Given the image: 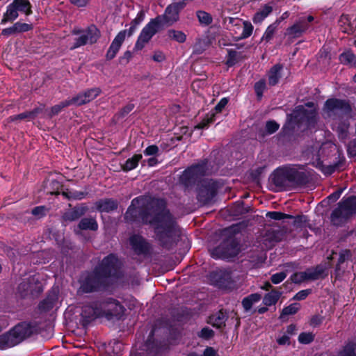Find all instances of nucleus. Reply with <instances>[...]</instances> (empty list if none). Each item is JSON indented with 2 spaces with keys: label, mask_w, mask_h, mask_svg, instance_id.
<instances>
[{
  "label": "nucleus",
  "mask_w": 356,
  "mask_h": 356,
  "mask_svg": "<svg viewBox=\"0 0 356 356\" xmlns=\"http://www.w3.org/2000/svg\"><path fill=\"white\" fill-rule=\"evenodd\" d=\"M314 340V335L310 332H302L298 337V341L301 343L307 344Z\"/></svg>",
  "instance_id": "nucleus-51"
},
{
  "label": "nucleus",
  "mask_w": 356,
  "mask_h": 356,
  "mask_svg": "<svg viewBox=\"0 0 356 356\" xmlns=\"http://www.w3.org/2000/svg\"><path fill=\"white\" fill-rule=\"evenodd\" d=\"M95 207L99 212L109 213L117 209L118 202L113 199H102L95 202Z\"/></svg>",
  "instance_id": "nucleus-19"
},
{
  "label": "nucleus",
  "mask_w": 356,
  "mask_h": 356,
  "mask_svg": "<svg viewBox=\"0 0 356 356\" xmlns=\"http://www.w3.org/2000/svg\"><path fill=\"white\" fill-rule=\"evenodd\" d=\"M280 22V19L276 20L273 24L269 25L264 34L263 35L262 40L269 42L273 37L277 29L278 24Z\"/></svg>",
  "instance_id": "nucleus-36"
},
{
  "label": "nucleus",
  "mask_w": 356,
  "mask_h": 356,
  "mask_svg": "<svg viewBox=\"0 0 356 356\" xmlns=\"http://www.w3.org/2000/svg\"><path fill=\"white\" fill-rule=\"evenodd\" d=\"M238 250L232 243H224L214 249L211 255L214 258L228 259L237 254Z\"/></svg>",
  "instance_id": "nucleus-14"
},
{
  "label": "nucleus",
  "mask_w": 356,
  "mask_h": 356,
  "mask_svg": "<svg viewBox=\"0 0 356 356\" xmlns=\"http://www.w3.org/2000/svg\"><path fill=\"white\" fill-rule=\"evenodd\" d=\"M300 309V305L298 303H293L282 309L281 316L292 315L296 314Z\"/></svg>",
  "instance_id": "nucleus-46"
},
{
  "label": "nucleus",
  "mask_w": 356,
  "mask_h": 356,
  "mask_svg": "<svg viewBox=\"0 0 356 356\" xmlns=\"http://www.w3.org/2000/svg\"><path fill=\"white\" fill-rule=\"evenodd\" d=\"M183 9V4L175 1L165 8L163 15L155 18L160 24L172 25L179 20V13Z\"/></svg>",
  "instance_id": "nucleus-10"
},
{
  "label": "nucleus",
  "mask_w": 356,
  "mask_h": 356,
  "mask_svg": "<svg viewBox=\"0 0 356 356\" xmlns=\"http://www.w3.org/2000/svg\"><path fill=\"white\" fill-rule=\"evenodd\" d=\"M159 152V148L156 145H150L147 147L144 152L145 155H154Z\"/></svg>",
  "instance_id": "nucleus-61"
},
{
  "label": "nucleus",
  "mask_w": 356,
  "mask_h": 356,
  "mask_svg": "<svg viewBox=\"0 0 356 356\" xmlns=\"http://www.w3.org/2000/svg\"><path fill=\"white\" fill-rule=\"evenodd\" d=\"M305 272L307 280H316L325 276V268L321 266L307 269Z\"/></svg>",
  "instance_id": "nucleus-28"
},
{
  "label": "nucleus",
  "mask_w": 356,
  "mask_h": 356,
  "mask_svg": "<svg viewBox=\"0 0 356 356\" xmlns=\"http://www.w3.org/2000/svg\"><path fill=\"white\" fill-rule=\"evenodd\" d=\"M70 106L75 105V106H81L85 104V98L83 96V93L81 92L76 95V96L72 97L70 99H67Z\"/></svg>",
  "instance_id": "nucleus-47"
},
{
  "label": "nucleus",
  "mask_w": 356,
  "mask_h": 356,
  "mask_svg": "<svg viewBox=\"0 0 356 356\" xmlns=\"http://www.w3.org/2000/svg\"><path fill=\"white\" fill-rule=\"evenodd\" d=\"M356 213V196L343 198L332 212L330 219L333 225L339 226L347 222Z\"/></svg>",
  "instance_id": "nucleus-2"
},
{
  "label": "nucleus",
  "mask_w": 356,
  "mask_h": 356,
  "mask_svg": "<svg viewBox=\"0 0 356 356\" xmlns=\"http://www.w3.org/2000/svg\"><path fill=\"white\" fill-rule=\"evenodd\" d=\"M129 241L132 248L138 254H143L148 250V244L140 236L134 235L130 237Z\"/></svg>",
  "instance_id": "nucleus-20"
},
{
  "label": "nucleus",
  "mask_w": 356,
  "mask_h": 356,
  "mask_svg": "<svg viewBox=\"0 0 356 356\" xmlns=\"http://www.w3.org/2000/svg\"><path fill=\"white\" fill-rule=\"evenodd\" d=\"M47 209L44 206H39L33 208L31 213L38 218H40L46 215Z\"/></svg>",
  "instance_id": "nucleus-53"
},
{
  "label": "nucleus",
  "mask_w": 356,
  "mask_h": 356,
  "mask_svg": "<svg viewBox=\"0 0 356 356\" xmlns=\"http://www.w3.org/2000/svg\"><path fill=\"white\" fill-rule=\"evenodd\" d=\"M325 110L327 113H336L341 111L342 113H348L351 111V108L344 100L330 99L326 101L325 104Z\"/></svg>",
  "instance_id": "nucleus-13"
},
{
  "label": "nucleus",
  "mask_w": 356,
  "mask_h": 356,
  "mask_svg": "<svg viewBox=\"0 0 356 356\" xmlns=\"http://www.w3.org/2000/svg\"><path fill=\"white\" fill-rule=\"evenodd\" d=\"M215 113H211V114H208L205 118L202 120L201 122H200L197 125L195 126V129H203L206 127L209 124L213 122L214 121Z\"/></svg>",
  "instance_id": "nucleus-48"
},
{
  "label": "nucleus",
  "mask_w": 356,
  "mask_h": 356,
  "mask_svg": "<svg viewBox=\"0 0 356 356\" xmlns=\"http://www.w3.org/2000/svg\"><path fill=\"white\" fill-rule=\"evenodd\" d=\"M350 256H351V253L349 250H343L340 252L339 257L338 259V263H337V265L336 267L337 276L339 275L340 264L343 263L345 261L349 259Z\"/></svg>",
  "instance_id": "nucleus-42"
},
{
  "label": "nucleus",
  "mask_w": 356,
  "mask_h": 356,
  "mask_svg": "<svg viewBox=\"0 0 356 356\" xmlns=\"http://www.w3.org/2000/svg\"><path fill=\"white\" fill-rule=\"evenodd\" d=\"M323 318L321 316H314L311 318L310 325L313 327L318 326L322 323Z\"/></svg>",
  "instance_id": "nucleus-60"
},
{
  "label": "nucleus",
  "mask_w": 356,
  "mask_h": 356,
  "mask_svg": "<svg viewBox=\"0 0 356 356\" xmlns=\"http://www.w3.org/2000/svg\"><path fill=\"white\" fill-rule=\"evenodd\" d=\"M168 35L171 40H175L179 43H183L186 40V35L181 31L170 29L168 31Z\"/></svg>",
  "instance_id": "nucleus-38"
},
{
  "label": "nucleus",
  "mask_w": 356,
  "mask_h": 356,
  "mask_svg": "<svg viewBox=\"0 0 356 356\" xmlns=\"http://www.w3.org/2000/svg\"><path fill=\"white\" fill-rule=\"evenodd\" d=\"M350 123L348 120H341L337 126V131L339 136L341 138H345L347 136Z\"/></svg>",
  "instance_id": "nucleus-39"
},
{
  "label": "nucleus",
  "mask_w": 356,
  "mask_h": 356,
  "mask_svg": "<svg viewBox=\"0 0 356 356\" xmlns=\"http://www.w3.org/2000/svg\"><path fill=\"white\" fill-rule=\"evenodd\" d=\"M33 25L31 23H25L20 21L15 22L13 26L2 30L1 35L10 36L33 30Z\"/></svg>",
  "instance_id": "nucleus-15"
},
{
  "label": "nucleus",
  "mask_w": 356,
  "mask_h": 356,
  "mask_svg": "<svg viewBox=\"0 0 356 356\" xmlns=\"http://www.w3.org/2000/svg\"><path fill=\"white\" fill-rule=\"evenodd\" d=\"M204 175V167L202 165L192 166L186 170L181 177L182 181L186 184L195 180L199 177Z\"/></svg>",
  "instance_id": "nucleus-17"
},
{
  "label": "nucleus",
  "mask_w": 356,
  "mask_h": 356,
  "mask_svg": "<svg viewBox=\"0 0 356 356\" xmlns=\"http://www.w3.org/2000/svg\"><path fill=\"white\" fill-rule=\"evenodd\" d=\"M142 159L141 154H135L133 157L128 159L125 163L122 165V169L124 171H129L134 169Z\"/></svg>",
  "instance_id": "nucleus-35"
},
{
  "label": "nucleus",
  "mask_w": 356,
  "mask_h": 356,
  "mask_svg": "<svg viewBox=\"0 0 356 356\" xmlns=\"http://www.w3.org/2000/svg\"><path fill=\"white\" fill-rule=\"evenodd\" d=\"M298 172L294 170H277L272 176V182L279 188L285 187L289 182L295 181Z\"/></svg>",
  "instance_id": "nucleus-11"
},
{
  "label": "nucleus",
  "mask_w": 356,
  "mask_h": 356,
  "mask_svg": "<svg viewBox=\"0 0 356 356\" xmlns=\"http://www.w3.org/2000/svg\"><path fill=\"white\" fill-rule=\"evenodd\" d=\"M126 36L127 30L121 31L118 33V35L113 40L111 44L110 45L106 54V58L107 60H112L115 58L117 53L119 51L123 42L124 41Z\"/></svg>",
  "instance_id": "nucleus-16"
},
{
  "label": "nucleus",
  "mask_w": 356,
  "mask_h": 356,
  "mask_svg": "<svg viewBox=\"0 0 356 356\" xmlns=\"http://www.w3.org/2000/svg\"><path fill=\"white\" fill-rule=\"evenodd\" d=\"M265 88L266 82L264 80H260L254 84V90L259 99L261 98Z\"/></svg>",
  "instance_id": "nucleus-49"
},
{
  "label": "nucleus",
  "mask_w": 356,
  "mask_h": 356,
  "mask_svg": "<svg viewBox=\"0 0 356 356\" xmlns=\"http://www.w3.org/2000/svg\"><path fill=\"white\" fill-rule=\"evenodd\" d=\"M226 319V314L220 310L209 317V323L213 327L221 328L225 325Z\"/></svg>",
  "instance_id": "nucleus-25"
},
{
  "label": "nucleus",
  "mask_w": 356,
  "mask_h": 356,
  "mask_svg": "<svg viewBox=\"0 0 356 356\" xmlns=\"http://www.w3.org/2000/svg\"><path fill=\"white\" fill-rule=\"evenodd\" d=\"M42 111V108H35L33 111H26L24 113H20L17 115L10 116L8 118L9 122H14L16 120H22L26 119H34L41 111Z\"/></svg>",
  "instance_id": "nucleus-26"
},
{
  "label": "nucleus",
  "mask_w": 356,
  "mask_h": 356,
  "mask_svg": "<svg viewBox=\"0 0 356 356\" xmlns=\"http://www.w3.org/2000/svg\"><path fill=\"white\" fill-rule=\"evenodd\" d=\"M294 118L305 121L308 127H312L316 122L317 113L312 102L307 103L305 106H298L293 111Z\"/></svg>",
  "instance_id": "nucleus-6"
},
{
  "label": "nucleus",
  "mask_w": 356,
  "mask_h": 356,
  "mask_svg": "<svg viewBox=\"0 0 356 356\" xmlns=\"http://www.w3.org/2000/svg\"><path fill=\"white\" fill-rule=\"evenodd\" d=\"M272 11L273 8L270 6L265 5L254 15L253 17L254 23H261Z\"/></svg>",
  "instance_id": "nucleus-33"
},
{
  "label": "nucleus",
  "mask_w": 356,
  "mask_h": 356,
  "mask_svg": "<svg viewBox=\"0 0 356 356\" xmlns=\"http://www.w3.org/2000/svg\"><path fill=\"white\" fill-rule=\"evenodd\" d=\"M196 16L198 19L199 22L202 25L208 26L213 22V18L211 15L204 10H197L196 12Z\"/></svg>",
  "instance_id": "nucleus-37"
},
{
  "label": "nucleus",
  "mask_w": 356,
  "mask_h": 356,
  "mask_svg": "<svg viewBox=\"0 0 356 356\" xmlns=\"http://www.w3.org/2000/svg\"><path fill=\"white\" fill-rule=\"evenodd\" d=\"M229 22L230 24H233L234 26L241 27V24L242 22L243 29L242 33L238 36V40L245 39L250 37L253 31V26L248 21L242 22L241 19H235L233 17H229Z\"/></svg>",
  "instance_id": "nucleus-18"
},
{
  "label": "nucleus",
  "mask_w": 356,
  "mask_h": 356,
  "mask_svg": "<svg viewBox=\"0 0 356 356\" xmlns=\"http://www.w3.org/2000/svg\"><path fill=\"white\" fill-rule=\"evenodd\" d=\"M32 333V328L26 323H19L9 332L0 335V348L6 349L13 347Z\"/></svg>",
  "instance_id": "nucleus-3"
},
{
  "label": "nucleus",
  "mask_w": 356,
  "mask_h": 356,
  "mask_svg": "<svg viewBox=\"0 0 356 356\" xmlns=\"http://www.w3.org/2000/svg\"><path fill=\"white\" fill-rule=\"evenodd\" d=\"M291 280L294 283H301L305 281H307L306 272L296 273L291 277Z\"/></svg>",
  "instance_id": "nucleus-50"
},
{
  "label": "nucleus",
  "mask_w": 356,
  "mask_h": 356,
  "mask_svg": "<svg viewBox=\"0 0 356 356\" xmlns=\"http://www.w3.org/2000/svg\"><path fill=\"white\" fill-rule=\"evenodd\" d=\"M120 265L121 264L118 259L114 254H111L102 260L100 266L96 270L104 279L107 277L116 275Z\"/></svg>",
  "instance_id": "nucleus-7"
},
{
  "label": "nucleus",
  "mask_w": 356,
  "mask_h": 356,
  "mask_svg": "<svg viewBox=\"0 0 356 356\" xmlns=\"http://www.w3.org/2000/svg\"><path fill=\"white\" fill-rule=\"evenodd\" d=\"M281 295V292L276 290H272L270 292L265 295L263 299V302L266 306L275 305Z\"/></svg>",
  "instance_id": "nucleus-32"
},
{
  "label": "nucleus",
  "mask_w": 356,
  "mask_h": 356,
  "mask_svg": "<svg viewBox=\"0 0 356 356\" xmlns=\"http://www.w3.org/2000/svg\"><path fill=\"white\" fill-rule=\"evenodd\" d=\"M307 221V217L305 216H299L294 218L293 225L297 227H300Z\"/></svg>",
  "instance_id": "nucleus-58"
},
{
  "label": "nucleus",
  "mask_w": 356,
  "mask_h": 356,
  "mask_svg": "<svg viewBox=\"0 0 356 356\" xmlns=\"http://www.w3.org/2000/svg\"><path fill=\"white\" fill-rule=\"evenodd\" d=\"M100 89L95 88L83 92L85 98V103L87 104L95 99L100 94Z\"/></svg>",
  "instance_id": "nucleus-40"
},
{
  "label": "nucleus",
  "mask_w": 356,
  "mask_h": 356,
  "mask_svg": "<svg viewBox=\"0 0 356 356\" xmlns=\"http://www.w3.org/2000/svg\"><path fill=\"white\" fill-rule=\"evenodd\" d=\"M340 62L344 65L356 67V57L350 50H347L339 56Z\"/></svg>",
  "instance_id": "nucleus-31"
},
{
  "label": "nucleus",
  "mask_w": 356,
  "mask_h": 356,
  "mask_svg": "<svg viewBox=\"0 0 356 356\" xmlns=\"http://www.w3.org/2000/svg\"><path fill=\"white\" fill-rule=\"evenodd\" d=\"M62 194L69 200H81L86 195V193L81 191H71L68 190L67 191H63Z\"/></svg>",
  "instance_id": "nucleus-43"
},
{
  "label": "nucleus",
  "mask_w": 356,
  "mask_h": 356,
  "mask_svg": "<svg viewBox=\"0 0 356 356\" xmlns=\"http://www.w3.org/2000/svg\"><path fill=\"white\" fill-rule=\"evenodd\" d=\"M277 342L280 345L290 344V337L286 334L277 339Z\"/></svg>",
  "instance_id": "nucleus-63"
},
{
  "label": "nucleus",
  "mask_w": 356,
  "mask_h": 356,
  "mask_svg": "<svg viewBox=\"0 0 356 356\" xmlns=\"http://www.w3.org/2000/svg\"><path fill=\"white\" fill-rule=\"evenodd\" d=\"M314 21L312 15L300 18L293 26L286 29V34L294 38H298L305 33L310 27V23Z\"/></svg>",
  "instance_id": "nucleus-12"
},
{
  "label": "nucleus",
  "mask_w": 356,
  "mask_h": 356,
  "mask_svg": "<svg viewBox=\"0 0 356 356\" xmlns=\"http://www.w3.org/2000/svg\"><path fill=\"white\" fill-rule=\"evenodd\" d=\"M216 194V190L213 186L210 184L202 186L199 191L197 198L203 204L209 202Z\"/></svg>",
  "instance_id": "nucleus-21"
},
{
  "label": "nucleus",
  "mask_w": 356,
  "mask_h": 356,
  "mask_svg": "<svg viewBox=\"0 0 356 356\" xmlns=\"http://www.w3.org/2000/svg\"><path fill=\"white\" fill-rule=\"evenodd\" d=\"M90 0H70V3L77 7H86Z\"/></svg>",
  "instance_id": "nucleus-62"
},
{
  "label": "nucleus",
  "mask_w": 356,
  "mask_h": 356,
  "mask_svg": "<svg viewBox=\"0 0 356 356\" xmlns=\"http://www.w3.org/2000/svg\"><path fill=\"white\" fill-rule=\"evenodd\" d=\"M310 293V289L302 290L294 296L293 299L296 300H302L305 299Z\"/></svg>",
  "instance_id": "nucleus-56"
},
{
  "label": "nucleus",
  "mask_w": 356,
  "mask_h": 356,
  "mask_svg": "<svg viewBox=\"0 0 356 356\" xmlns=\"http://www.w3.org/2000/svg\"><path fill=\"white\" fill-rule=\"evenodd\" d=\"M266 216L276 220H280L285 218H293L291 215L286 214L278 211H269L266 213Z\"/></svg>",
  "instance_id": "nucleus-45"
},
{
  "label": "nucleus",
  "mask_w": 356,
  "mask_h": 356,
  "mask_svg": "<svg viewBox=\"0 0 356 356\" xmlns=\"http://www.w3.org/2000/svg\"><path fill=\"white\" fill-rule=\"evenodd\" d=\"M283 67L282 65L276 64L273 66L268 74V84L270 86H275L282 76V70Z\"/></svg>",
  "instance_id": "nucleus-23"
},
{
  "label": "nucleus",
  "mask_w": 356,
  "mask_h": 356,
  "mask_svg": "<svg viewBox=\"0 0 356 356\" xmlns=\"http://www.w3.org/2000/svg\"><path fill=\"white\" fill-rule=\"evenodd\" d=\"M104 279L95 270L88 275L81 283L78 292L79 293H91L96 291L104 283Z\"/></svg>",
  "instance_id": "nucleus-8"
},
{
  "label": "nucleus",
  "mask_w": 356,
  "mask_h": 356,
  "mask_svg": "<svg viewBox=\"0 0 356 356\" xmlns=\"http://www.w3.org/2000/svg\"><path fill=\"white\" fill-rule=\"evenodd\" d=\"M12 3L18 12L24 13L27 16L32 14V6L29 0H13Z\"/></svg>",
  "instance_id": "nucleus-30"
},
{
  "label": "nucleus",
  "mask_w": 356,
  "mask_h": 356,
  "mask_svg": "<svg viewBox=\"0 0 356 356\" xmlns=\"http://www.w3.org/2000/svg\"><path fill=\"white\" fill-rule=\"evenodd\" d=\"M138 214L145 223L154 227L156 239L163 248L170 249L177 244L181 232L165 200L143 197L134 199L124 218L129 222L134 221Z\"/></svg>",
  "instance_id": "nucleus-1"
},
{
  "label": "nucleus",
  "mask_w": 356,
  "mask_h": 356,
  "mask_svg": "<svg viewBox=\"0 0 356 356\" xmlns=\"http://www.w3.org/2000/svg\"><path fill=\"white\" fill-rule=\"evenodd\" d=\"M19 16V13L15 6V5L11 3H10L7 8L6 10L4 13L3 17L1 21V24H5L6 23L10 22H12L17 19Z\"/></svg>",
  "instance_id": "nucleus-24"
},
{
  "label": "nucleus",
  "mask_w": 356,
  "mask_h": 356,
  "mask_svg": "<svg viewBox=\"0 0 356 356\" xmlns=\"http://www.w3.org/2000/svg\"><path fill=\"white\" fill-rule=\"evenodd\" d=\"M70 106V104L67 100L60 102L59 104L52 106L48 115L49 118H52L54 115L58 114L64 108Z\"/></svg>",
  "instance_id": "nucleus-41"
},
{
  "label": "nucleus",
  "mask_w": 356,
  "mask_h": 356,
  "mask_svg": "<svg viewBox=\"0 0 356 356\" xmlns=\"http://www.w3.org/2000/svg\"><path fill=\"white\" fill-rule=\"evenodd\" d=\"M159 24L158 20L152 19L142 30L136 42L134 49L141 50L153 35L157 32Z\"/></svg>",
  "instance_id": "nucleus-9"
},
{
  "label": "nucleus",
  "mask_w": 356,
  "mask_h": 356,
  "mask_svg": "<svg viewBox=\"0 0 356 356\" xmlns=\"http://www.w3.org/2000/svg\"><path fill=\"white\" fill-rule=\"evenodd\" d=\"M261 295L258 293L251 294L243 300V307L246 311L250 310L252 305L259 302L261 300Z\"/></svg>",
  "instance_id": "nucleus-34"
},
{
  "label": "nucleus",
  "mask_w": 356,
  "mask_h": 356,
  "mask_svg": "<svg viewBox=\"0 0 356 356\" xmlns=\"http://www.w3.org/2000/svg\"><path fill=\"white\" fill-rule=\"evenodd\" d=\"M228 102V99L227 98H222L218 104L215 106L213 113H220L222 110L225 108Z\"/></svg>",
  "instance_id": "nucleus-57"
},
{
  "label": "nucleus",
  "mask_w": 356,
  "mask_h": 356,
  "mask_svg": "<svg viewBox=\"0 0 356 356\" xmlns=\"http://www.w3.org/2000/svg\"><path fill=\"white\" fill-rule=\"evenodd\" d=\"M72 33L73 35L79 36L74 39V43L71 47V49H76L87 44H94L100 36L99 31L94 25L88 26L85 30L74 29L72 30Z\"/></svg>",
  "instance_id": "nucleus-4"
},
{
  "label": "nucleus",
  "mask_w": 356,
  "mask_h": 356,
  "mask_svg": "<svg viewBox=\"0 0 356 356\" xmlns=\"http://www.w3.org/2000/svg\"><path fill=\"white\" fill-rule=\"evenodd\" d=\"M78 229L80 230L96 231L98 229V224L94 218H83L80 220Z\"/></svg>",
  "instance_id": "nucleus-27"
},
{
  "label": "nucleus",
  "mask_w": 356,
  "mask_h": 356,
  "mask_svg": "<svg viewBox=\"0 0 356 356\" xmlns=\"http://www.w3.org/2000/svg\"><path fill=\"white\" fill-rule=\"evenodd\" d=\"M234 282V280L230 272L223 271L218 275V285L221 288L230 289L233 286Z\"/></svg>",
  "instance_id": "nucleus-22"
},
{
  "label": "nucleus",
  "mask_w": 356,
  "mask_h": 356,
  "mask_svg": "<svg viewBox=\"0 0 356 356\" xmlns=\"http://www.w3.org/2000/svg\"><path fill=\"white\" fill-rule=\"evenodd\" d=\"M213 335V332L212 330L208 327L203 328L200 334V337L204 339H209Z\"/></svg>",
  "instance_id": "nucleus-59"
},
{
  "label": "nucleus",
  "mask_w": 356,
  "mask_h": 356,
  "mask_svg": "<svg viewBox=\"0 0 356 356\" xmlns=\"http://www.w3.org/2000/svg\"><path fill=\"white\" fill-rule=\"evenodd\" d=\"M286 272L277 273L271 276L270 280L273 284H277L282 282L286 277Z\"/></svg>",
  "instance_id": "nucleus-52"
},
{
  "label": "nucleus",
  "mask_w": 356,
  "mask_h": 356,
  "mask_svg": "<svg viewBox=\"0 0 356 356\" xmlns=\"http://www.w3.org/2000/svg\"><path fill=\"white\" fill-rule=\"evenodd\" d=\"M85 213L82 208H74L66 211L63 216V220L65 222H72L79 219Z\"/></svg>",
  "instance_id": "nucleus-29"
},
{
  "label": "nucleus",
  "mask_w": 356,
  "mask_h": 356,
  "mask_svg": "<svg viewBox=\"0 0 356 356\" xmlns=\"http://www.w3.org/2000/svg\"><path fill=\"white\" fill-rule=\"evenodd\" d=\"M279 129V124L275 121H268L266 124V131L268 134L275 133Z\"/></svg>",
  "instance_id": "nucleus-54"
},
{
  "label": "nucleus",
  "mask_w": 356,
  "mask_h": 356,
  "mask_svg": "<svg viewBox=\"0 0 356 356\" xmlns=\"http://www.w3.org/2000/svg\"><path fill=\"white\" fill-rule=\"evenodd\" d=\"M122 312V307L118 301L113 299H108L106 301L100 302L99 307L95 305V308H92L88 316H97L105 315L108 316H118Z\"/></svg>",
  "instance_id": "nucleus-5"
},
{
  "label": "nucleus",
  "mask_w": 356,
  "mask_h": 356,
  "mask_svg": "<svg viewBox=\"0 0 356 356\" xmlns=\"http://www.w3.org/2000/svg\"><path fill=\"white\" fill-rule=\"evenodd\" d=\"M236 54L237 53L236 51L229 50L227 65H228L229 66H232L236 63Z\"/></svg>",
  "instance_id": "nucleus-55"
},
{
  "label": "nucleus",
  "mask_w": 356,
  "mask_h": 356,
  "mask_svg": "<svg viewBox=\"0 0 356 356\" xmlns=\"http://www.w3.org/2000/svg\"><path fill=\"white\" fill-rule=\"evenodd\" d=\"M202 356H219L217 351L212 347H207L203 352Z\"/></svg>",
  "instance_id": "nucleus-64"
},
{
  "label": "nucleus",
  "mask_w": 356,
  "mask_h": 356,
  "mask_svg": "<svg viewBox=\"0 0 356 356\" xmlns=\"http://www.w3.org/2000/svg\"><path fill=\"white\" fill-rule=\"evenodd\" d=\"M355 348L356 345L355 343H348L344 347L343 350L339 353L338 356H356L355 352Z\"/></svg>",
  "instance_id": "nucleus-44"
}]
</instances>
